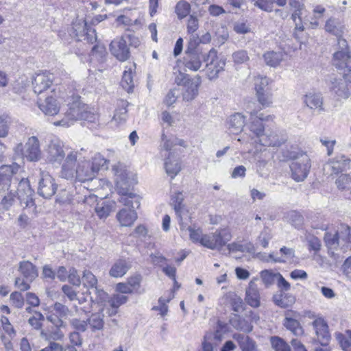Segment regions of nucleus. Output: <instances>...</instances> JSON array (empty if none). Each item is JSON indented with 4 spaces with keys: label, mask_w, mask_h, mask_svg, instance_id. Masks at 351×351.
Returning a JSON list of instances; mask_svg holds the SVG:
<instances>
[{
    "label": "nucleus",
    "mask_w": 351,
    "mask_h": 351,
    "mask_svg": "<svg viewBox=\"0 0 351 351\" xmlns=\"http://www.w3.org/2000/svg\"><path fill=\"white\" fill-rule=\"evenodd\" d=\"M113 169L117 177L116 182L119 193L121 194L119 201L125 206L117 214V219L121 226H130L137 219V213L135 209L140 206V198L133 193H128L126 189L123 187V185H127L128 183L126 174L117 168Z\"/></svg>",
    "instance_id": "obj_1"
},
{
    "label": "nucleus",
    "mask_w": 351,
    "mask_h": 351,
    "mask_svg": "<svg viewBox=\"0 0 351 351\" xmlns=\"http://www.w3.org/2000/svg\"><path fill=\"white\" fill-rule=\"evenodd\" d=\"M77 156L78 152L75 151H71L67 154L62 165L60 176L66 180H75L80 182L93 180L97 174L92 168L90 161H78L76 165Z\"/></svg>",
    "instance_id": "obj_2"
},
{
    "label": "nucleus",
    "mask_w": 351,
    "mask_h": 351,
    "mask_svg": "<svg viewBox=\"0 0 351 351\" xmlns=\"http://www.w3.org/2000/svg\"><path fill=\"white\" fill-rule=\"evenodd\" d=\"M190 239L193 243H199L202 245L210 249L220 250L232 237L228 228L217 230L209 234H203L201 229H194L191 226L187 228Z\"/></svg>",
    "instance_id": "obj_3"
},
{
    "label": "nucleus",
    "mask_w": 351,
    "mask_h": 351,
    "mask_svg": "<svg viewBox=\"0 0 351 351\" xmlns=\"http://www.w3.org/2000/svg\"><path fill=\"white\" fill-rule=\"evenodd\" d=\"M287 157L293 160L290 164L292 178L296 182L303 181L306 178L311 167L309 156L302 152H291Z\"/></svg>",
    "instance_id": "obj_4"
},
{
    "label": "nucleus",
    "mask_w": 351,
    "mask_h": 351,
    "mask_svg": "<svg viewBox=\"0 0 351 351\" xmlns=\"http://www.w3.org/2000/svg\"><path fill=\"white\" fill-rule=\"evenodd\" d=\"M134 38L131 34H124L121 37L114 38L110 44L111 53L119 61L127 60L130 56V48L128 43Z\"/></svg>",
    "instance_id": "obj_5"
},
{
    "label": "nucleus",
    "mask_w": 351,
    "mask_h": 351,
    "mask_svg": "<svg viewBox=\"0 0 351 351\" xmlns=\"http://www.w3.org/2000/svg\"><path fill=\"white\" fill-rule=\"evenodd\" d=\"M34 191L31 189L27 179H21L18 184L17 199L24 208L31 209L33 213L36 210L35 202L33 199Z\"/></svg>",
    "instance_id": "obj_6"
},
{
    "label": "nucleus",
    "mask_w": 351,
    "mask_h": 351,
    "mask_svg": "<svg viewBox=\"0 0 351 351\" xmlns=\"http://www.w3.org/2000/svg\"><path fill=\"white\" fill-rule=\"evenodd\" d=\"M330 90L338 100L348 99L351 95V73H345L342 78L334 79Z\"/></svg>",
    "instance_id": "obj_7"
},
{
    "label": "nucleus",
    "mask_w": 351,
    "mask_h": 351,
    "mask_svg": "<svg viewBox=\"0 0 351 351\" xmlns=\"http://www.w3.org/2000/svg\"><path fill=\"white\" fill-rule=\"evenodd\" d=\"M182 79L178 82L179 77H177L176 82L178 85L184 86V91L182 93L183 99L185 101L193 100L198 94V87L201 84V77L199 75L195 77V79H191L187 75L180 74Z\"/></svg>",
    "instance_id": "obj_8"
},
{
    "label": "nucleus",
    "mask_w": 351,
    "mask_h": 351,
    "mask_svg": "<svg viewBox=\"0 0 351 351\" xmlns=\"http://www.w3.org/2000/svg\"><path fill=\"white\" fill-rule=\"evenodd\" d=\"M16 150L29 161H38L41 157L39 141L36 136L29 137L24 147L21 143L19 144Z\"/></svg>",
    "instance_id": "obj_9"
},
{
    "label": "nucleus",
    "mask_w": 351,
    "mask_h": 351,
    "mask_svg": "<svg viewBox=\"0 0 351 351\" xmlns=\"http://www.w3.org/2000/svg\"><path fill=\"white\" fill-rule=\"evenodd\" d=\"M86 106L80 101L73 102L62 120L54 122L56 126L69 127L74 121L80 120Z\"/></svg>",
    "instance_id": "obj_10"
},
{
    "label": "nucleus",
    "mask_w": 351,
    "mask_h": 351,
    "mask_svg": "<svg viewBox=\"0 0 351 351\" xmlns=\"http://www.w3.org/2000/svg\"><path fill=\"white\" fill-rule=\"evenodd\" d=\"M55 180L47 172L40 173L38 182V194L45 199L51 198L57 191Z\"/></svg>",
    "instance_id": "obj_11"
},
{
    "label": "nucleus",
    "mask_w": 351,
    "mask_h": 351,
    "mask_svg": "<svg viewBox=\"0 0 351 351\" xmlns=\"http://www.w3.org/2000/svg\"><path fill=\"white\" fill-rule=\"evenodd\" d=\"M19 166L16 164L2 165L0 167V193L9 191L13 180V176L19 171Z\"/></svg>",
    "instance_id": "obj_12"
},
{
    "label": "nucleus",
    "mask_w": 351,
    "mask_h": 351,
    "mask_svg": "<svg viewBox=\"0 0 351 351\" xmlns=\"http://www.w3.org/2000/svg\"><path fill=\"white\" fill-rule=\"evenodd\" d=\"M208 58H211L210 62L206 64V74L209 80H215L218 77L219 73L222 71L226 65L225 60L219 58L216 55V51L210 50Z\"/></svg>",
    "instance_id": "obj_13"
},
{
    "label": "nucleus",
    "mask_w": 351,
    "mask_h": 351,
    "mask_svg": "<svg viewBox=\"0 0 351 351\" xmlns=\"http://www.w3.org/2000/svg\"><path fill=\"white\" fill-rule=\"evenodd\" d=\"M64 145L59 139H52L47 147V159L50 162L60 164L65 157Z\"/></svg>",
    "instance_id": "obj_14"
},
{
    "label": "nucleus",
    "mask_w": 351,
    "mask_h": 351,
    "mask_svg": "<svg viewBox=\"0 0 351 351\" xmlns=\"http://www.w3.org/2000/svg\"><path fill=\"white\" fill-rule=\"evenodd\" d=\"M53 75L47 72L38 73L32 81L33 90L35 94L39 95L47 91L51 86Z\"/></svg>",
    "instance_id": "obj_15"
},
{
    "label": "nucleus",
    "mask_w": 351,
    "mask_h": 351,
    "mask_svg": "<svg viewBox=\"0 0 351 351\" xmlns=\"http://www.w3.org/2000/svg\"><path fill=\"white\" fill-rule=\"evenodd\" d=\"M287 140V135L278 130L267 132L261 138L260 144L263 146L279 147Z\"/></svg>",
    "instance_id": "obj_16"
},
{
    "label": "nucleus",
    "mask_w": 351,
    "mask_h": 351,
    "mask_svg": "<svg viewBox=\"0 0 351 351\" xmlns=\"http://www.w3.org/2000/svg\"><path fill=\"white\" fill-rule=\"evenodd\" d=\"M313 326L315 331L317 341L322 346H326L330 340L327 323L322 318L315 319L313 322Z\"/></svg>",
    "instance_id": "obj_17"
},
{
    "label": "nucleus",
    "mask_w": 351,
    "mask_h": 351,
    "mask_svg": "<svg viewBox=\"0 0 351 351\" xmlns=\"http://www.w3.org/2000/svg\"><path fill=\"white\" fill-rule=\"evenodd\" d=\"M274 119V117L271 115L263 117V115L261 114L259 116H255L254 114L251 113L249 129L258 138L259 142L261 141V138L265 134V127L263 124V121H273Z\"/></svg>",
    "instance_id": "obj_18"
},
{
    "label": "nucleus",
    "mask_w": 351,
    "mask_h": 351,
    "mask_svg": "<svg viewBox=\"0 0 351 351\" xmlns=\"http://www.w3.org/2000/svg\"><path fill=\"white\" fill-rule=\"evenodd\" d=\"M204 58V56L197 50L188 49L184 57V65L188 70L197 71L200 69Z\"/></svg>",
    "instance_id": "obj_19"
},
{
    "label": "nucleus",
    "mask_w": 351,
    "mask_h": 351,
    "mask_svg": "<svg viewBox=\"0 0 351 351\" xmlns=\"http://www.w3.org/2000/svg\"><path fill=\"white\" fill-rule=\"evenodd\" d=\"M332 64L339 70L351 73V52L335 51L333 53Z\"/></svg>",
    "instance_id": "obj_20"
},
{
    "label": "nucleus",
    "mask_w": 351,
    "mask_h": 351,
    "mask_svg": "<svg viewBox=\"0 0 351 351\" xmlns=\"http://www.w3.org/2000/svg\"><path fill=\"white\" fill-rule=\"evenodd\" d=\"M350 160L345 155L339 154L330 160L326 165L325 169L331 170V174H337L349 167Z\"/></svg>",
    "instance_id": "obj_21"
},
{
    "label": "nucleus",
    "mask_w": 351,
    "mask_h": 351,
    "mask_svg": "<svg viewBox=\"0 0 351 351\" xmlns=\"http://www.w3.org/2000/svg\"><path fill=\"white\" fill-rule=\"evenodd\" d=\"M245 302L252 308H258L261 306V295L255 280L249 282L245 291Z\"/></svg>",
    "instance_id": "obj_22"
},
{
    "label": "nucleus",
    "mask_w": 351,
    "mask_h": 351,
    "mask_svg": "<svg viewBox=\"0 0 351 351\" xmlns=\"http://www.w3.org/2000/svg\"><path fill=\"white\" fill-rule=\"evenodd\" d=\"M241 351H258V345L255 340L247 335L236 332L232 335Z\"/></svg>",
    "instance_id": "obj_23"
},
{
    "label": "nucleus",
    "mask_w": 351,
    "mask_h": 351,
    "mask_svg": "<svg viewBox=\"0 0 351 351\" xmlns=\"http://www.w3.org/2000/svg\"><path fill=\"white\" fill-rule=\"evenodd\" d=\"M245 124V117L239 112L232 114L227 120L228 130L234 134L240 133L243 130Z\"/></svg>",
    "instance_id": "obj_24"
},
{
    "label": "nucleus",
    "mask_w": 351,
    "mask_h": 351,
    "mask_svg": "<svg viewBox=\"0 0 351 351\" xmlns=\"http://www.w3.org/2000/svg\"><path fill=\"white\" fill-rule=\"evenodd\" d=\"M165 169L167 174L174 178L182 169L178 156L170 152L165 162Z\"/></svg>",
    "instance_id": "obj_25"
},
{
    "label": "nucleus",
    "mask_w": 351,
    "mask_h": 351,
    "mask_svg": "<svg viewBox=\"0 0 351 351\" xmlns=\"http://www.w3.org/2000/svg\"><path fill=\"white\" fill-rule=\"evenodd\" d=\"M82 280L84 286L93 288L94 289V291L98 293L99 300H97V302H102L104 300H105V298L107 297V293L102 290H97L96 287L97 284V279L91 271L85 270L83 273Z\"/></svg>",
    "instance_id": "obj_26"
},
{
    "label": "nucleus",
    "mask_w": 351,
    "mask_h": 351,
    "mask_svg": "<svg viewBox=\"0 0 351 351\" xmlns=\"http://www.w3.org/2000/svg\"><path fill=\"white\" fill-rule=\"evenodd\" d=\"M131 268L130 263L126 259H117L109 270V275L112 278H121Z\"/></svg>",
    "instance_id": "obj_27"
},
{
    "label": "nucleus",
    "mask_w": 351,
    "mask_h": 351,
    "mask_svg": "<svg viewBox=\"0 0 351 351\" xmlns=\"http://www.w3.org/2000/svg\"><path fill=\"white\" fill-rule=\"evenodd\" d=\"M38 104L40 110L47 115L53 116L60 110L57 101L53 97H47L44 101H38Z\"/></svg>",
    "instance_id": "obj_28"
},
{
    "label": "nucleus",
    "mask_w": 351,
    "mask_h": 351,
    "mask_svg": "<svg viewBox=\"0 0 351 351\" xmlns=\"http://www.w3.org/2000/svg\"><path fill=\"white\" fill-rule=\"evenodd\" d=\"M285 53L281 51H268L263 53V58L265 64L271 67H277L284 60Z\"/></svg>",
    "instance_id": "obj_29"
},
{
    "label": "nucleus",
    "mask_w": 351,
    "mask_h": 351,
    "mask_svg": "<svg viewBox=\"0 0 351 351\" xmlns=\"http://www.w3.org/2000/svg\"><path fill=\"white\" fill-rule=\"evenodd\" d=\"M133 67L134 69L129 67L128 69L124 71L121 81V86L128 93L133 92L135 86V82L134 80V71L136 68L135 63L133 64Z\"/></svg>",
    "instance_id": "obj_30"
},
{
    "label": "nucleus",
    "mask_w": 351,
    "mask_h": 351,
    "mask_svg": "<svg viewBox=\"0 0 351 351\" xmlns=\"http://www.w3.org/2000/svg\"><path fill=\"white\" fill-rule=\"evenodd\" d=\"M19 271L28 282H32L38 276L36 267L29 261L21 262L19 263Z\"/></svg>",
    "instance_id": "obj_31"
},
{
    "label": "nucleus",
    "mask_w": 351,
    "mask_h": 351,
    "mask_svg": "<svg viewBox=\"0 0 351 351\" xmlns=\"http://www.w3.org/2000/svg\"><path fill=\"white\" fill-rule=\"evenodd\" d=\"M303 103L310 109L323 110V99L320 94L315 93H308L304 95Z\"/></svg>",
    "instance_id": "obj_32"
},
{
    "label": "nucleus",
    "mask_w": 351,
    "mask_h": 351,
    "mask_svg": "<svg viewBox=\"0 0 351 351\" xmlns=\"http://www.w3.org/2000/svg\"><path fill=\"white\" fill-rule=\"evenodd\" d=\"M232 326L237 330L245 333H250L253 330V326L250 322L245 317L235 315L230 319Z\"/></svg>",
    "instance_id": "obj_33"
},
{
    "label": "nucleus",
    "mask_w": 351,
    "mask_h": 351,
    "mask_svg": "<svg viewBox=\"0 0 351 351\" xmlns=\"http://www.w3.org/2000/svg\"><path fill=\"white\" fill-rule=\"evenodd\" d=\"M104 308L100 309L98 312L92 313L89 318L87 319L88 326H90L93 332L101 330L104 326V315L103 314Z\"/></svg>",
    "instance_id": "obj_34"
},
{
    "label": "nucleus",
    "mask_w": 351,
    "mask_h": 351,
    "mask_svg": "<svg viewBox=\"0 0 351 351\" xmlns=\"http://www.w3.org/2000/svg\"><path fill=\"white\" fill-rule=\"evenodd\" d=\"M325 29L326 32L335 35L337 38L343 36L345 30L344 26L334 19H330L326 21Z\"/></svg>",
    "instance_id": "obj_35"
},
{
    "label": "nucleus",
    "mask_w": 351,
    "mask_h": 351,
    "mask_svg": "<svg viewBox=\"0 0 351 351\" xmlns=\"http://www.w3.org/2000/svg\"><path fill=\"white\" fill-rule=\"evenodd\" d=\"M128 103L125 100H121L118 103V108L115 110L112 121H115L117 124L124 123L127 119L128 110L127 106Z\"/></svg>",
    "instance_id": "obj_36"
},
{
    "label": "nucleus",
    "mask_w": 351,
    "mask_h": 351,
    "mask_svg": "<svg viewBox=\"0 0 351 351\" xmlns=\"http://www.w3.org/2000/svg\"><path fill=\"white\" fill-rule=\"evenodd\" d=\"M273 302L278 306L286 308L295 302V298L292 295L281 293L273 296Z\"/></svg>",
    "instance_id": "obj_37"
},
{
    "label": "nucleus",
    "mask_w": 351,
    "mask_h": 351,
    "mask_svg": "<svg viewBox=\"0 0 351 351\" xmlns=\"http://www.w3.org/2000/svg\"><path fill=\"white\" fill-rule=\"evenodd\" d=\"M284 326L291 333L295 336H302L304 334V330L301 326L300 322L293 318L285 317Z\"/></svg>",
    "instance_id": "obj_38"
},
{
    "label": "nucleus",
    "mask_w": 351,
    "mask_h": 351,
    "mask_svg": "<svg viewBox=\"0 0 351 351\" xmlns=\"http://www.w3.org/2000/svg\"><path fill=\"white\" fill-rule=\"evenodd\" d=\"M282 256H275L274 253H271L269 256V258L276 263H285L287 261L292 260L295 256L294 250L292 248L282 247L280 250Z\"/></svg>",
    "instance_id": "obj_39"
},
{
    "label": "nucleus",
    "mask_w": 351,
    "mask_h": 351,
    "mask_svg": "<svg viewBox=\"0 0 351 351\" xmlns=\"http://www.w3.org/2000/svg\"><path fill=\"white\" fill-rule=\"evenodd\" d=\"M113 203L109 201L97 203L95 211L100 219L107 218L112 211Z\"/></svg>",
    "instance_id": "obj_40"
},
{
    "label": "nucleus",
    "mask_w": 351,
    "mask_h": 351,
    "mask_svg": "<svg viewBox=\"0 0 351 351\" xmlns=\"http://www.w3.org/2000/svg\"><path fill=\"white\" fill-rule=\"evenodd\" d=\"M3 196L1 202L0 203V209H4L8 210L13 205L16 195L15 192L10 188L9 191H6L5 193H0Z\"/></svg>",
    "instance_id": "obj_41"
},
{
    "label": "nucleus",
    "mask_w": 351,
    "mask_h": 351,
    "mask_svg": "<svg viewBox=\"0 0 351 351\" xmlns=\"http://www.w3.org/2000/svg\"><path fill=\"white\" fill-rule=\"evenodd\" d=\"M60 327H55L52 330H41L40 337L42 339L49 341H57L63 338L64 334L60 329Z\"/></svg>",
    "instance_id": "obj_42"
},
{
    "label": "nucleus",
    "mask_w": 351,
    "mask_h": 351,
    "mask_svg": "<svg viewBox=\"0 0 351 351\" xmlns=\"http://www.w3.org/2000/svg\"><path fill=\"white\" fill-rule=\"evenodd\" d=\"M108 160L106 159L101 154H96L92 158L90 162L92 168L94 169L96 174H98L99 170L104 167L108 168Z\"/></svg>",
    "instance_id": "obj_43"
},
{
    "label": "nucleus",
    "mask_w": 351,
    "mask_h": 351,
    "mask_svg": "<svg viewBox=\"0 0 351 351\" xmlns=\"http://www.w3.org/2000/svg\"><path fill=\"white\" fill-rule=\"evenodd\" d=\"M336 338L343 351H351V331L347 330L345 334L338 333Z\"/></svg>",
    "instance_id": "obj_44"
},
{
    "label": "nucleus",
    "mask_w": 351,
    "mask_h": 351,
    "mask_svg": "<svg viewBox=\"0 0 351 351\" xmlns=\"http://www.w3.org/2000/svg\"><path fill=\"white\" fill-rule=\"evenodd\" d=\"M191 5L184 0L178 1L176 5L175 11L179 19L185 18L190 12Z\"/></svg>",
    "instance_id": "obj_45"
},
{
    "label": "nucleus",
    "mask_w": 351,
    "mask_h": 351,
    "mask_svg": "<svg viewBox=\"0 0 351 351\" xmlns=\"http://www.w3.org/2000/svg\"><path fill=\"white\" fill-rule=\"evenodd\" d=\"M270 341L271 347L275 351H291L289 345L279 337H271Z\"/></svg>",
    "instance_id": "obj_46"
},
{
    "label": "nucleus",
    "mask_w": 351,
    "mask_h": 351,
    "mask_svg": "<svg viewBox=\"0 0 351 351\" xmlns=\"http://www.w3.org/2000/svg\"><path fill=\"white\" fill-rule=\"evenodd\" d=\"M74 195L66 189L61 191L57 196L56 202L62 205L75 204Z\"/></svg>",
    "instance_id": "obj_47"
},
{
    "label": "nucleus",
    "mask_w": 351,
    "mask_h": 351,
    "mask_svg": "<svg viewBox=\"0 0 351 351\" xmlns=\"http://www.w3.org/2000/svg\"><path fill=\"white\" fill-rule=\"evenodd\" d=\"M272 237L271 230L269 227L265 226L261 232L257 240L264 248H266L268 247L269 241L272 239Z\"/></svg>",
    "instance_id": "obj_48"
},
{
    "label": "nucleus",
    "mask_w": 351,
    "mask_h": 351,
    "mask_svg": "<svg viewBox=\"0 0 351 351\" xmlns=\"http://www.w3.org/2000/svg\"><path fill=\"white\" fill-rule=\"evenodd\" d=\"M44 320V315L40 312L35 311L34 315L29 318L28 323L34 329L40 330L41 331L43 326L42 322Z\"/></svg>",
    "instance_id": "obj_49"
},
{
    "label": "nucleus",
    "mask_w": 351,
    "mask_h": 351,
    "mask_svg": "<svg viewBox=\"0 0 351 351\" xmlns=\"http://www.w3.org/2000/svg\"><path fill=\"white\" fill-rule=\"evenodd\" d=\"M269 82L270 80L265 76H258L255 80L256 93L269 90Z\"/></svg>",
    "instance_id": "obj_50"
},
{
    "label": "nucleus",
    "mask_w": 351,
    "mask_h": 351,
    "mask_svg": "<svg viewBox=\"0 0 351 351\" xmlns=\"http://www.w3.org/2000/svg\"><path fill=\"white\" fill-rule=\"evenodd\" d=\"M232 58L234 64H245L250 60L247 51L243 49L234 51L232 55Z\"/></svg>",
    "instance_id": "obj_51"
},
{
    "label": "nucleus",
    "mask_w": 351,
    "mask_h": 351,
    "mask_svg": "<svg viewBox=\"0 0 351 351\" xmlns=\"http://www.w3.org/2000/svg\"><path fill=\"white\" fill-rule=\"evenodd\" d=\"M10 125V119L6 115H0V137L8 136Z\"/></svg>",
    "instance_id": "obj_52"
},
{
    "label": "nucleus",
    "mask_w": 351,
    "mask_h": 351,
    "mask_svg": "<svg viewBox=\"0 0 351 351\" xmlns=\"http://www.w3.org/2000/svg\"><path fill=\"white\" fill-rule=\"evenodd\" d=\"M0 321L3 330L5 331V332L11 337H15L16 335V330H14V326L10 323L8 318L4 315H2Z\"/></svg>",
    "instance_id": "obj_53"
},
{
    "label": "nucleus",
    "mask_w": 351,
    "mask_h": 351,
    "mask_svg": "<svg viewBox=\"0 0 351 351\" xmlns=\"http://www.w3.org/2000/svg\"><path fill=\"white\" fill-rule=\"evenodd\" d=\"M51 308H52V311H54L55 313L61 318L67 317L70 313L69 308L60 302H56Z\"/></svg>",
    "instance_id": "obj_54"
},
{
    "label": "nucleus",
    "mask_w": 351,
    "mask_h": 351,
    "mask_svg": "<svg viewBox=\"0 0 351 351\" xmlns=\"http://www.w3.org/2000/svg\"><path fill=\"white\" fill-rule=\"evenodd\" d=\"M336 184L339 189L351 188V176L348 174H341L336 180Z\"/></svg>",
    "instance_id": "obj_55"
},
{
    "label": "nucleus",
    "mask_w": 351,
    "mask_h": 351,
    "mask_svg": "<svg viewBox=\"0 0 351 351\" xmlns=\"http://www.w3.org/2000/svg\"><path fill=\"white\" fill-rule=\"evenodd\" d=\"M256 96L258 102L263 106H268L272 103V93L271 90L261 93H257Z\"/></svg>",
    "instance_id": "obj_56"
},
{
    "label": "nucleus",
    "mask_w": 351,
    "mask_h": 351,
    "mask_svg": "<svg viewBox=\"0 0 351 351\" xmlns=\"http://www.w3.org/2000/svg\"><path fill=\"white\" fill-rule=\"evenodd\" d=\"M325 242L328 247L335 249L339 245V234L337 232L334 234L331 233H326Z\"/></svg>",
    "instance_id": "obj_57"
},
{
    "label": "nucleus",
    "mask_w": 351,
    "mask_h": 351,
    "mask_svg": "<svg viewBox=\"0 0 351 351\" xmlns=\"http://www.w3.org/2000/svg\"><path fill=\"white\" fill-rule=\"evenodd\" d=\"M261 278L263 282L267 287L276 281V273H272L269 270H263L261 272Z\"/></svg>",
    "instance_id": "obj_58"
},
{
    "label": "nucleus",
    "mask_w": 351,
    "mask_h": 351,
    "mask_svg": "<svg viewBox=\"0 0 351 351\" xmlns=\"http://www.w3.org/2000/svg\"><path fill=\"white\" fill-rule=\"evenodd\" d=\"M106 55V50L102 45H95L91 50V56L99 61H103Z\"/></svg>",
    "instance_id": "obj_59"
},
{
    "label": "nucleus",
    "mask_w": 351,
    "mask_h": 351,
    "mask_svg": "<svg viewBox=\"0 0 351 351\" xmlns=\"http://www.w3.org/2000/svg\"><path fill=\"white\" fill-rule=\"evenodd\" d=\"M128 297L121 294L114 295L108 300V303L111 307L119 308L121 305L125 304L128 301Z\"/></svg>",
    "instance_id": "obj_60"
},
{
    "label": "nucleus",
    "mask_w": 351,
    "mask_h": 351,
    "mask_svg": "<svg viewBox=\"0 0 351 351\" xmlns=\"http://www.w3.org/2000/svg\"><path fill=\"white\" fill-rule=\"evenodd\" d=\"M70 324L76 332H85L88 328L87 319L85 321L74 318L70 320Z\"/></svg>",
    "instance_id": "obj_61"
},
{
    "label": "nucleus",
    "mask_w": 351,
    "mask_h": 351,
    "mask_svg": "<svg viewBox=\"0 0 351 351\" xmlns=\"http://www.w3.org/2000/svg\"><path fill=\"white\" fill-rule=\"evenodd\" d=\"M255 6L265 12H271L274 5L271 0H252Z\"/></svg>",
    "instance_id": "obj_62"
},
{
    "label": "nucleus",
    "mask_w": 351,
    "mask_h": 351,
    "mask_svg": "<svg viewBox=\"0 0 351 351\" xmlns=\"http://www.w3.org/2000/svg\"><path fill=\"white\" fill-rule=\"evenodd\" d=\"M337 233L339 234V239L346 242H351V229L349 226L342 225Z\"/></svg>",
    "instance_id": "obj_63"
},
{
    "label": "nucleus",
    "mask_w": 351,
    "mask_h": 351,
    "mask_svg": "<svg viewBox=\"0 0 351 351\" xmlns=\"http://www.w3.org/2000/svg\"><path fill=\"white\" fill-rule=\"evenodd\" d=\"M10 301L12 304L18 308H22L24 304V298L19 292L12 293L10 295Z\"/></svg>",
    "instance_id": "obj_64"
}]
</instances>
